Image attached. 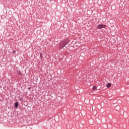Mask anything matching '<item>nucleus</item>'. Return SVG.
<instances>
[{
  "mask_svg": "<svg viewBox=\"0 0 129 129\" xmlns=\"http://www.w3.org/2000/svg\"><path fill=\"white\" fill-rule=\"evenodd\" d=\"M69 43V40H68L62 41L60 45L59 46V48L60 49L64 48V47H65V46H66V45H67Z\"/></svg>",
  "mask_w": 129,
  "mask_h": 129,
  "instance_id": "nucleus-1",
  "label": "nucleus"
},
{
  "mask_svg": "<svg viewBox=\"0 0 129 129\" xmlns=\"http://www.w3.org/2000/svg\"><path fill=\"white\" fill-rule=\"evenodd\" d=\"M105 27V25L101 24V25H98L97 26V29H103V28H104Z\"/></svg>",
  "mask_w": 129,
  "mask_h": 129,
  "instance_id": "nucleus-2",
  "label": "nucleus"
},
{
  "mask_svg": "<svg viewBox=\"0 0 129 129\" xmlns=\"http://www.w3.org/2000/svg\"><path fill=\"white\" fill-rule=\"evenodd\" d=\"M18 106H19V103H18V102H15V108H18Z\"/></svg>",
  "mask_w": 129,
  "mask_h": 129,
  "instance_id": "nucleus-3",
  "label": "nucleus"
},
{
  "mask_svg": "<svg viewBox=\"0 0 129 129\" xmlns=\"http://www.w3.org/2000/svg\"><path fill=\"white\" fill-rule=\"evenodd\" d=\"M110 86H111V84H110V83H108L106 85V87H107V88H109Z\"/></svg>",
  "mask_w": 129,
  "mask_h": 129,
  "instance_id": "nucleus-4",
  "label": "nucleus"
},
{
  "mask_svg": "<svg viewBox=\"0 0 129 129\" xmlns=\"http://www.w3.org/2000/svg\"><path fill=\"white\" fill-rule=\"evenodd\" d=\"M18 74H19V75H20L21 76V75H22V72H21V71H18Z\"/></svg>",
  "mask_w": 129,
  "mask_h": 129,
  "instance_id": "nucleus-5",
  "label": "nucleus"
},
{
  "mask_svg": "<svg viewBox=\"0 0 129 129\" xmlns=\"http://www.w3.org/2000/svg\"><path fill=\"white\" fill-rule=\"evenodd\" d=\"M95 89H96V86H93V90H95Z\"/></svg>",
  "mask_w": 129,
  "mask_h": 129,
  "instance_id": "nucleus-6",
  "label": "nucleus"
},
{
  "mask_svg": "<svg viewBox=\"0 0 129 129\" xmlns=\"http://www.w3.org/2000/svg\"><path fill=\"white\" fill-rule=\"evenodd\" d=\"M40 57H41V59H42V58H43V56H42V54H40Z\"/></svg>",
  "mask_w": 129,
  "mask_h": 129,
  "instance_id": "nucleus-7",
  "label": "nucleus"
},
{
  "mask_svg": "<svg viewBox=\"0 0 129 129\" xmlns=\"http://www.w3.org/2000/svg\"><path fill=\"white\" fill-rule=\"evenodd\" d=\"M13 53H16V51H13Z\"/></svg>",
  "mask_w": 129,
  "mask_h": 129,
  "instance_id": "nucleus-8",
  "label": "nucleus"
},
{
  "mask_svg": "<svg viewBox=\"0 0 129 129\" xmlns=\"http://www.w3.org/2000/svg\"><path fill=\"white\" fill-rule=\"evenodd\" d=\"M28 89H30V88H28Z\"/></svg>",
  "mask_w": 129,
  "mask_h": 129,
  "instance_id": "nucleus-9",
  "label": "nucleus"
}]
</instances>
